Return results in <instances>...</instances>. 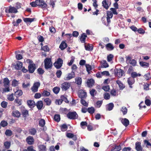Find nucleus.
I'll use <instances>...</instances> for the list:
<instances>
[{
	"instance_id": "obj_61",
	"label": "nucleus",
	"mask_w": 151,
	"mask_h": 151,
	"mask_svg": "<svg viewBox=\"0 0 151 151\" xmlns=\"http://www.w3.org/2000/svg\"><path fill=\"white\" fill-rule=\"evenodd\" d=\"M18 82L16 79H14L12 82V85L14 87H16L18 85Z\"/></svg>"
},
{
	"instance_id": "obj_51",
	"label": "nucleus",
	"mask_w": 151,
	"mask_h": 151,
	"mask_svg": "<svg viewBox=\"0 0 151 151\" xmlns=\"http://www.w3.org/2000/svg\"><path fill=\"white\" fill-rule=\"evenodd\" d=\"M102 103V101H98L96 102L95 106L97 108H99L100 107Z\"/></svg>"
},
{
	"instance_id": "obj_15",
	"label": "nucleus",
	"mask_w": 151,
	"mask_h": 151,
	"mask_svg": "<svg viewBox=\"0 0 151 151\" xmlns=\"http://www.w3.org/2000/svg\"><path fill=\"white\" fill-rule=\"evenodd\" d=\"M35 105L38 110H40L42 109L43 106V102L41 100L38 101L36 104H35Z\"/></svg>"
},
{
	"instance_id": "obj_8",
	"label": "nucleus",
	"mask_w": 151,
	"mask_h": 151,
	"mask_svg": "<svg viewBox=\"0 0 151 151\" xmlns=\"http://www.w3.org/2000/svg\"><path fill=\"white\" fill-rule=\"evenodd\" d=\"M75 75L74 71H72L71 73H68L66 76L65 77L64 80L66 81L69 80L75 77Z\"/></svg>"
},
{
	"instance_id": "obj_14",
	"label": "nucleus",
	"mask_w": 151,
	"mask_h": 151,
	"mask_svg": "<svg viewBox=\"0 0 151 151\" xmlns=\"http://www.w3.org/2000/svg\"><path fill=\"white\" fill-rule=\"evenodd\" d=\"M26 141L28 144L31 145L33 144L34 139L32 137L29 136L26 138Z\"/></svg>"
},
{
	"instance_id": "obj_58",
	"label": "nucleus",
	"mask_w": 151,
	"mask_h": 151,
	"mask_svg": "<svg viewBox=\"0 0 151 151\" xmlns=\"http://www.w3.org/2000/svg\"><path fill=\"white\" fill-rule=\"evenodd\" d=\"M0 124H1V126H2L3 127H4L6 126H7V125L8 124V123L6 121H4V120L2 121H1V122Z\"/></svg>"
},
{
	"instance_id": "obj_62",
	"label": "nucleus",
	"mask_w": 151,
	"mask_h": 151,
	"mask_svg": "<svg viewBox=\"0 0 151 151\" xmlns=\"http://www.w3.org/2000/svg\"><path fill=\"white\" fill-rule=\"evenodd\" d=\"M110 97V95L108 93H105L104 94V98L106 100L109 99Z\"/></svg>"
},
{
	"instance_id": "obj_6",
	"label": "nucleus",
	"mask_w": 151,
	"mask_h": 151,
	"mask_svg": "<svg viewBox=\"0 0 151 151\" xmlns=\"http://www.w3.org/2000/svg\"><path fill=\"white\" fill-rule=\"evenodd\" d=\"M40 86V83L39 82H36L34 83L33 86L31 87V90L34 93L37 91L38 88Z\"/></svg>"
},
{
	"instance_id": "obj_7",
	"label": "nucleus",
	"mask_w": 151,
	"mask_h": 151,
	"mask_svg": "<svg viewBox=\"0 0 151 151\" xmlns=\"http://www.w3.org/2000/svg\"><path fill=\"white\" fill-rule=\"evenodd\" d=\"M36 69V65L34 63H30L28 66V70L30 73H33Z\"/></svg>"
},
{
	"instance_id": "obj_4",
	"label": "nucleus",
	"mask_w": 151,
	"mask_h": 151,
	"mask_svg": "<svg viewBox=\"0 0 151 151\" xmlns=\"http://www.w3.org/2000/svg\"><path fill=\"white\" fill-rule=\"evenodd\" d=\"M78 95L81 99L86 98L87 96V93L85 90L80 89L78 91Z\"/></svg>"
},
{
	"instance_id": "obj_35",
	"label": "nucleus",
	"mask_w": 151,
	"mask_h": 151,
	"mask_svg": "<svg viewBox=\"0 0 151 151\" xmlns=\"http://www.w3.org/2000/svg\"><path fill=\"white\" fill-rule=\"evenodd\" d=\"M35 19V18H24L23 20L24 22L26 23H27L28 22L31 23L34 21Z\"/></svg>"
},
{
	"instance_id": "obj_43",
	"label": "nucleus",
	"mask_w": 151,
	"mask_h": 151,
	"mask_svg": "<svg viewBox=\"0 0 151 151\" xmlns=\"http://www.w3.org/2000/svg\"><path fill=\"white\" fill-rule=\"evenodd\" d=\"M54 119L55 121L57 122H59L60 119V115L58 114L55 115L54 117Z\"/></svg>"
},
{
	"instance_id": "obj_53",
	"label": "nucleus",
	"mask_w": 151,
	"mask_h": 151,
	"mask_svg": "<svg viewBox=\"0 0 151 151\" xmlns=\"http://www.w3.org/2000/svg\"><path fill=\"white\" fill-rule=\"evenodd\" d=\"M81 103L84 106H88V104L83 99H81L80 101Z\"/></svg>"
},
{
	"instance_id": "obj_33",
	"label": "nucleus",
	"mask_w": 151,
	"mask_h": 151,
	"mask_svg": "<svg viewBox=\"0 0 151 151\" xmlns=\"http://www.w3.org/2000/svg\"><path fill=\"white\" fill-rule=\"evenodd\" d=\"M29 134L34 135L37 132V131L35 128H32L29 129Z\"/></svg>"
},
{
	"instance_id": "obj_19",
	"label": "nucleus",
	"mask_w": 151,
	"mask_h": 151,
	"mask_svg": "<svg viewBox=\"0 0 151 151\" xmlns=\"http://www.w3.org/2000/svg\"><path fill=\"white\" fill-rule=\"evenodd\" d=\"M94 83V80L92 78L88 80L87 83L88 86L89 87H92Z\"/></svg>"
},
{
	"instance_id": "obj_64",
	"label": "nucleus",
	"mask_w": 151,
	"mask_h": 151,
	"mask_svg": "<svg viewBox=\"0 0 151 151\" xmlns=\"http://www.w3.org/2000/svg\"><path fill=\"white\" fill-rule=\"evenodd\" d=\"M133 68L132 66H130L129 68L127 71V73L128 74H131V73L133 72Z\"/></svg>"
},
{
	"instance_id": "obj_18",
	"label": "nucleus",
	"mask_w": 151,
	"mask_h": 151,
	"mask_svg": "<svg viewBox=\"0 0 151 151\" xmlns=\"http://www.w3.org/2000/svg\"><path fill=\"white\" fill-rule=\"evenodd\" d=\"M116 82L118 85L120 90H122L125 88V86L120 80H117Z\"/></svg>"
},
{
	"instance_id": "obj_16",
	"label": "nucleus",
	"mask_w": 151,
	"mask_h": 151,
	"mask_svg": "<svg viewBox=\"0 0 151 151\" xmlns=\"http://www.w3.org/2000/svg\"><path fill=\"white\" fill-rule=\"evenodd\" d=\"M9 13H16L18 12L17 9L14 7L10 6H9V9L8 10Z\"/></svg>"
},
{
	"instance_id": "obj_36",
	"label": "nucleus",
	"mask_w": 151,
	"mask_h": 151,
	"mask_svg": "<svg viewBox=\"0 0 151 151\" xmlns=\"http://www.w3.org/2000/svg\"><path fill=\"white\" fill-rule=\"evenodd\" d=\"M38 148L40 151H46V146L43 145H40L38 146Z\"/></svg>"
},
{
	"instance_id": "obj_25",
	"label": "nucleus",
	"mask_w": 151,
	"mask_h": 151,
	"mask_svg": "<svg viewBox=\"0 0 151 151\" xmlns=\"http://www.w3.org/2000/svg\"><path fill=\"white\" fill-rule=\"evenodd\" d=\"M122 149V147L120 145H115L112 147L111 151H119Z\"/></svg>"
},
{
	"instance_id": "obj_1",
	"label": "nucleus",
	"mask_w": 151,
	"mask_h": 151,
	"mask_svg": "<svg viewBox=\"0 0 151 151\" xmlns=\"http://www.w3.org/2000/svg\"><path fill=\"white\" fill-rule=\"evenodd\" d=\"M44 66L46 70L51 69L52 67V64L51 58H46L44 60Z\"/></svg>"
},
{
	"instance_id": "obj_32",
	"label": "nucleus",
	"mask_w": 151,
	"mask_h": 151,
	"mask_svg": "<svg viewBox=\"0 0 151 151\" xmlns=\"http://www.w3.org/2000/svg\"><path fill=\"white\" fill-rule=\"evenodd\" d=\"M139 64L141 66L145 68H148L149 66V63L143 61L140 62Z\"/></svg>"
},
{
	"instance_id": "obj_44",
	"label": "nucleus",
	"mask_w": 151,
	"mask_h": 151,
	"mask_svg": "<svg viewBox=\"0 0 151 151\" xmlns=\"http://www.w3.org/2000/svg\"><path fill=\"white\" fill-rule=\"evenodd\" d=\"M22 100L19 99L18 98H16L14 100V102L17 104V106H19L22 105Z\"/></svg>"
},
{
	"instance_id": "obj_13",
	"label": "nucleus",
	"mask_w": 151,
	"mask_h": 151,
	"mask_svg": "<svg viewBox=\"0 0 151 151\" xmlns=\"http://www.w3.org/2000/svg\"><path fill=\"white\" fill-rule=\"evenodd\" d=\"M65 42L63 41L60 44L59 47L61 50H63L67 47L68 45Z\"/></svg>"
},
{
	"instance_id": "obj_26",
	"label": "nucleus",
	"mask_w": 151,
	"mask_h": 151,
	"mask_svg": "<svg viewBox=\"0 0 151 151\" xmlns=\"http://www.w3.org/2000/svg\"><path fill=\"white\" fill-rule=\"evenodd\" d=\"M100 62L101 64V68H106L108 67L109 66L106 60H103Z\"/></svg>"
},
{
	"instance_id": "obj_24",
	"label": "nucleus",
	"mask_w": 151,
	"mask_h": 151,
	"mask_svg": "<svg viewBox=\"0 0 151 151\" xmlns=\"http://www.w3.org/2000/svg\"><path fill=\"white\" fill-rule=\"evenodd\" d=\"M124 73V70L121 69L116 70V71L115 72L116 74L118 73L119 77H122Z\"/></svg>"
},
{
	"instance_id": "obj_38",
	"label": "nucleus",
	"mask_w": 151,
	"mask_h": 151,
	"mask_svg": "<svg viewBox=\"0 0 151 151\" xmlns=\"http://www.w3.org/2000/svg\"><path fill=\"white\" fill-rule=\"evenodd\" d=\"M82 78L80 77L75 78L76 83L78 85H81L82 83Z\"/></svg>"
},
{
	"instance_id": "obj_29",
	"label": "nucleus",
	"mask_w": 151,
	"mask_h": 151,
	"mask_svg": "<svg viewBox=\"0 0 151 151\" xmlns=\"http://www.w3.org/2000/svg\"><path fill=\"white\" fill-rule=\"evenodd\" d=\"M3 83L4 87L9 86L10 84V82L8 78H4Z\"/></svg>"
},
{
	"instance_id": "obj_42",
	"label": "nucleus",
	"mask_w": 151,
	"mask_h": 151,
	"mask_svg": "<svg viewBox=\"0 0 151 151\" xmlns=\"http://www.w3.org/2000/svg\"><path fill=\"white\" fill-rule=\"evenodd\" d=\"M44 102L46 103L47 106H50L51 103V100L49 98L45 99L44 100Z\"/></svg>"
},
{
	"instance_id": "obj_12",
	"label": "nucleus",
	"mask_w": 151,
	"mask_h": 151,
	"mask_svg": "<svg viewBox=\"0 0 151 151\" xmlns=\"http://www.w3.org/2000/svg\"><path fill=\"white\" fill-rule=\"evenodd\" d=\"M87 37V35L85 34V33H83L81 34V36H79V38L81 42L82 43H85L86 38Z\"/></svg>"
},
{
	"instance_id": "obj_2",
	"label": "nucleus",
	"mask_w": 151,
	"mask_h": 151,
	"mask_svg": "<svg viewBox=\"0 0 151 151\" xmlns=\"http://www.w3.org/2000/svg\"><path fill=\"white\" fill-rule=\"evenodd\" d=\"M63 63V60L60 58H58L53 64L55 67L57 69H60L62 66Z\"/></svg>"
},
{
	"instance_id": "obj_59",
	"label": "nucleus",
	"mask_w": 151,
	"mask_h": 151,
	"mask_svg": "<svg viewBox=\"0 0 151 151\" xmlns=\"http://www.w3.org/2000/svg\"><path fill=\"white\" fill-rule=\"evenodd\" d=\"M60 99L62 100V101H64L65 102L67 103L69 102V101L68 100L67 98L63 95H62L60 96Z\"/></svg>"
},
{
	"instance_id": "obj_50",
	"label": "nucleus",
	"mask_w": 151,
	"mask_h": 151,
	"mask_svg": "<svg viewBox=\"0 0 151 151\" xmlns=\"http://www.w3.org/2000/svg\"><path fill=\"white\" fill-rule=\"evenodd\" d=\"M60 88L59 87H55L53 89V91L54 93L57 94L59 92Z\"/></svg>"
},
{
	"instance_id": "obj_52",
	"label": "nucleus",
	"mask_w": 151,
	"mask_h": 151,
	"mask_svg": "<svg viewBox=\"0 0 151 151\" xmlns=\"http://www.w3.org/2000/svg\"><path fill=\"white\" fill-rule=\"evenodd\" d=\"M37 72L39 75H42L44 73L45 71L42 68H39L37 70Z\"/></svg>"
},
{
	"instance_id": "obj_40",
	"label": "nucleus",
	"mask_w": 151,
	"mask_h": 151,
	"mask_svg": "<svg viewBox=\"0 0 151 151\" xmlns=\"http://www.w3.org/2000/svg\"><path fill=\"white\" fill-rule=\"evenodd\" d=\"M60 129L62 131H66L68 129V126L66 124H64L60 126Z\"/></svg>"
},
{
	"instance_id": "obj_3",
	"label": "nucleus",
	"mask_w": 151,
	"mask_h": 151,
	"mask_svg": "<svg viewBox=\"0 0 151 151\" xmlns=\"http://www.w3.org/2000/svg\"><path fill=\"white\" fill-rule=\"evenodd\" d=\"M78 116V115L76 111L70 112L67 114V117L71 119H77Z\"/></svg>"
},
{
	"instance_id": "obj_9",
	"label": "nucleus",
	"mask_w": 151,
	"mask_h": 151,
	"mask_svg": "<svg viewBox=\"0 0 151 151\" xmlns=\"http://www.w3.org/2000/svg\"><path fill=\"white\" fill-rule=\"evenodd\" d=\"M135 149L137 151H143V148L141 146V142H136L135 143Z\"/></svg>"
},
{
	"instance_id": "obj_56",
	"label": "nucleus",
	"mask_w": 151,
	"mask_h": 151,
	"mask_svg": "<svg viewBox=\"0 0 151 151\" xmlns=\"http://www.w3.org/2000/svg\"><path fill=\"white\" fill-rule=\"evenodd\" d=\"M85 49L86 50L91 51L93 50V47L89 45H85Z\"/></svg>"
},
{
	"instance_id": "obj_55",
	"label": "nucleus",
	"mask_w": 151,
	"mask_h": 151,
	"mask_svg": "<svg viewBox=\"0 0 151 151\" xmlns=\"http://www.w3.org/2000/svg\"><path fill=\"white\" fill-rule=\"evenodd\" d=\"M106 13V17H109L111 18H112L113 16V14L111 11H108Z\"/></svg>"
},
{
	"instance_id": "obj_17",
	"label": "nucleus",
	"mask_w": 151,
	"mask_h": 151,
	"mask_svg": "<svg viewBox=\"0 0 151 151\" xmlns=\"http://www.w3.org/2000/svg\"><path fill=\"white\" fill-rule=\"evenodd\" d=\"M12 115L14 117L19 118L20 117L21 114L19 111L16 110L12 111Z\"/></svg>"
},
{
	"instance_id": "obj_22",
	"label": "nucleus",
	"mask_w": 151,
	"mask_h": 151,
	"mask_svg": "<svg viewBox=\"0 0 151 151\" xmlns=\"http://www.w3.org/2000/svg\"><path fill=\"white\" fill-rule=\"evenodd\" d=\"M106 47L108 50H112L114 49V47L113 45L111 43H108L106 45Z\"/></svg>"
},
{
	"instance_id": "obj_48",
	"label": "nucleus",
	"mask_w": 151,
	"mask_h": 151,
	"mask_svg": "<svg viewBox=\"0 0 151 151\" xmlns=\"http://www.w3.org/2000/svg\"><path fill=\"white\" fill-rule=\"evenodd\" d=\"M97 93V91L95 89H93L90 90V93L92 97H94L95 95Z\"/></svg>"
},
{
	"instance_id": "obj_11",
	"label": "nucleus",
	"mask_w": 151,
	"mask_h": 151,
	"mask_svg": "<svg viewBox=\"0 0 151 151\" xmlns=\"http://www.w3.org/2000/svg\"><path fill=\"white\" fill-rule=\"evenodd\" d=\"M135 82L134 79L132 78L129 77L127 78V82L129 86V87L131 88H132L133 87L132 86L134 83Z\"/></svg>"
},
{
	"instance_id": "obj_31",
	"label": "nucleus",
	"mask_w": 151,
	"mask_h": 151,
	"mask_svg": "<svg viewBox=\"0 0 151 151\" xmlns=\"http://www.w3.org/2000/svg\"><path fill=\"white\" fill-rule=\"evenodd\" d=\"M102 6L106 10H107L109 7L108 3L106 1V0H104L102 2Z\"/></svg>"
},
{
	"instance_id": "obj_34",
	"label": "nucleus",
	"mask_w": 151,
	"mask_h": 151,
	"mask_svg": "<svg viewBox=\"0 0 151 151\" xmlns=\"http://www.w3.org/2000/svg\"><path fill=\"white\" fill-rule=\"evenodd\" d=\"M114 106V104L113 103H110L107 105L106 110L109 111H111L113 109Z\"/></svg>"
},
{
	"instance_id": "obj_39",
	"label": "nucleus",
	"mask_w": 151,
	"mask_h": 151,
	"mask_svg": "<svg viewBox=\"0 0 151 151\" xmlns=\"http://www.w3.org/2000/svg\"><path fill=\"white\" fill-rule=\"evenodd\" d=\"M88 112L91 114H93L95 111V109L93 107H89L87 109Z\"/></svg>"
},
{
	"instance_id": "obj_60",
	"label": "nucleus",
	"mask_w": 151,
	"mask_h": 151,
	"mask_svg": "<svg viewBox=\"0 0 151 151\" xmlns=\"http://www.w3.org/2000/svg\"><path fill=\"white\" fill-rule=\"evenodd\" d=\"M137 63L136 61L134 59H133L129 63L132 65V66H135L136 65Z\"/></svg>"
},
{
	"instance_id": "obj_47",
	"label": "nucleus",
	"mask_w": 151,
	"mask_h": 151,
	"mask_svg": "<svg viewBox=\"0 0 151 151\" xmlns=\"http://www.w3.org/2000/svg\"><path fill=\"white\" fill-rule=\"evenodd\" d=\"M4 146L6 149H8L10 147L11 143L8 141H6L4 143Z\"/></svg>"
},
{
	"instance_id": "obj_37",
	"label": "nucleus",
	"mask_w": 151,
	"mask_h": 151,
	"mask_svg": "<svg viewBox=\"0 0 151 151\" xmlns=\"http://www.w3.org/2000/svg\"><path fill=\"white\" fill-rule=\"evenodd\" d=\"M50 95V93L46 90H44L42 92V96H48Z\"/></svg>"
},
{
	"instance_id": "obj_54",
	"label": "nucleus",
	"mask_w": 151,
	"mask_h": 151,
	"mask_svg": "<svg viewBox=\"0 0 151 151\" xmlns=\"http://www.w3.org/2000/svg\"><path fill=\"white\" fill-rule=\"evenodd\" d=\"M121 110L122 111L123 115H125L127 113V109L126 107L123 106L122 107Z\"/></svg>"
},
{
	"instance_id": "obj_20",
	"label": "nucleus",
	"mask_w": 151,
	"mask_h": 151,
	"mask_svg": "<svg viewBox=\"0 0 151 151\" xmlns=\"http://www.w3.org/2000/svg\"><path fill=\"white\" fill-rule=\"evenodd\" d=\"M27 103L28 106L31 108H33L35 106V103L33 100H28L27 101Z\"/></svg>"
},
{
	"instance_id": "obj_27",
	"label": "nucleus",
	"mask_w": 151,
	"mask_h": 151,
	"mask_svg": "<svg viewBox=\"0 0 151 151\" xmlns=\"http://www.w3.org/2000/svg\"><path fill=\"white\" fill-rule=\"evenodd\" d=\"M22 114L24 118H26L29 116V112L28 110L24 109L22 111Z\"/></svg>"
},
{
	"instance_id": "obj_5",
	"label": "nucleus",
	"mask_w": 151,
	"mask_h": 151,
	"mask_svg": "<svg viewBox=\"0 0 151 151\" xmlns=\"http://www.w3.org/2000/svg\"><path fill=\"white\" fill-rule=\"evenodd\" d=\"M70 86V84L69 82H65L61 84V88L63 91H66L69 89Z\"/></svg>"
},
{
	"instance_id": "obj_57",
	"label": "nucleus",
	"mask_w": 151,
	"mask_h": 151,
	"mask_svg": "<svg viewBox=\"0 0 151 151\" xmlns=\"http://www.w3.org/2000/svg\"><path fill=\"white\" fill-rule=\"evenodd\" d=\"M23 151H36L33 149V147L32 146L28 147L27 149H24Z\"/></svg>"
},
{
	"instance_id": "obj_10",
	"label": "nucleus",
	"mask_w": 151,
	"mask_h": 151,
	"mask_svg": "<svg viewBox=\"0 0 151 151\" xmlns=\"http://www.w3.org/2000/svg\"><path fill=\"white\" fill-rule=\"evenodd\" d=\"M38 6L41 7L42 9L46 8L47 6V4L45 3L43 0H38Z\"/></svg>"
},
{
	"instance_id": "obj_63",
	"label": "nucleus",
	"mask_w": 151,
	"mask_h": 151,
	"mask_svg": "<svg viewBox=\"0 0 151 151\" xmlns=\"http://www.w3.org/2000/svg\"><path fill=\"white\" fill-rule=\"evenodd\" d=\"M41 49L45 51L48 52L49 50V49L47 45H46L41 47Z\"/></svg>"
},
{
	"instance_id": "obj_49",
	"label": "nucleus",
	"mask_w": 151,
	"mask_h": 151,
	"mask_svg": "<svg viewBox=\"0 0 151 151\" xmlns=\"http://www.w3.org/2000/svg\"><path fill=\"white\" fill-rule=\"evenodd\" d=\"M5 133L7 136H10L12 135V132L11 130L7 129L6 130Z\"/></svg>"
},
{
	"instance_id": "obj_23",
	"label": "nucleus",
	"mask_w": 151,
	"mask_h": 151,
	"mask_svg": "<svg viewBox=\"0 0 151 151\" xmlns=\"http://www.w3.org/2000/svg\"><path fill=\"white\" fill-rule=\"evenodd\" d=\"M23 63L21 62L18 61L15 65V68L17 70L20 69L22 67Z\"/></svg>"
},
{
	"instance_id": "obj_41",
	"label": "nucleus",
	"mask_w": 151,
	"mask_h": 151,
	"mask_svg": "<svg viewBox=\"0 0 151 151\" xmlns=\"http://www.w3.org/2000/svg\"><path fill=\"white\" fill-rule=\"evenodd\" d=\"M38 0H35V1H32L30 3V5L32 7H35L38 6Z\"/></svg>"
},
{
	"instance_id": "obj_30",
	"label": "nucleus",
	"mask_w": 151,
	"mask_h": 151,
	"mask_svg": "<svg viewBox=\"0 0 151 151\" xmlns=\"http://www.w3.org/2000/svg\"><path fill=\"white\" fill-rule=\"evenodd\" d=\"M131 77H130L132 78H133L134 79L137 77V76H141V74L140 73H137L135 71L132 72L131 74Z\"/></svg>"
},
{
	"instance_id": "obj_21",
	"label": "nucleus",
	"mask_w": 151,
	"mask_h": 151,
	"mask_svg": "<svg viewBox=\"0 0 151 151\" xmlns=\"http://www.w3.org/2000/svg\"><path fill=\"white\" fill-rule=\"evenodd\" d=\"M121 122L122 124L126 127L127 126L129 123V120L125 118L122 119L121 120Z\"/></svg>"
},
{
	"instance_id": "obj_45",
	"label": "nucleus",
	"mask_w": 151,
	"mask_h": 151,
	"mask_svg": "<svg viewBox=\"0 0 151 151\" xmlns=\"http://www.w3.org/2000/svg\"><path fill=\"white\" fill-rule=\"evenodd\" d=\"M45 124V120L43 119H41L39 122V125L40 126L43 127Z\"/></svg>"
},
{
	"instance_id": "obj_46",
	"label": "nucleus",
	"mask_w": 151,
	"mask_h": 151,
	"mask_svg": "<svg viewBox=\"0 0 151 151\" xmlns=\"http://www.w3.org/2000/svg\"><path fill=\"white\" fill-rule=\"evenodd\" d=\"M7 99L10 101H12L14 100V94L12 93L10 95H8L7 96Z\"/></svg>"
},
{
	"instance_id": "obj_28",
	"label": "nucleus",
	"mask_w": 151,
	"mask_h": 151,
	"mask_svg": "<svg viewBox=\"0 0 151 151\" xmlns=\"http://www.w3.org/2000/svg\"><path fill=\"white\" fill-rule=\"evenodd\" d=\"M23 94V92L21 90H18L14 93V95L16 98H19V96H22Z\"/></svg>"
}]
</instances>
